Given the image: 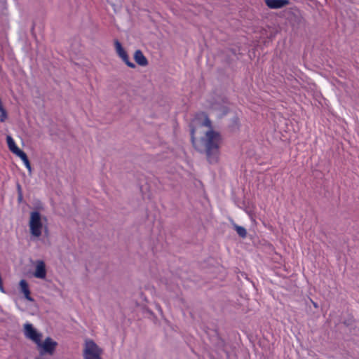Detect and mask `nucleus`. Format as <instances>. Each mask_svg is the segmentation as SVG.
<instances>
[{
	"mask_svg": "<svg viewBox=\"0 0 359 359\" xmlns=\"http://www.w3.org/2000/svg\"><path fill=\"white\" fill-rule=\"evenodd\" d=\"M103 350L93 340H87L83 349L84 359H102Z\"/></svg>",
	"mask_w": 359,
	"mask_h": 359,
	"instance_id": "3",
	"label": "nucleus"
},
{
	"mask_svg": "<svg viewBox=\"0 0 359 359\" xmlns=\"http://www.w3.org/2000/svg\"><path fill=\"white\" fill-rule=\"evenodd\" d=\"M36 345L39 347L40 355H53L56 349L57 343L51 337H48L43 341H41V338L39 339V344H36Z\"/></svg>",
	"mask_w": 359,
	"mask_h": 359,
	"instance_id": "4",
	"label": "nucleus"
},
{
	"mask_svg": "<svg viewBox=\"0 0 359 359\" xmlns=\"http://www.w3.org/2000/svg\"><path fill=\"white\" fill-rule=\"evenodd\" d=\"M234 230L236 231V233L238 234V236L242 238H245L247 237V230L245 227L242 226H239L236 224V223L232 224Z\"/></svg>",
	"mask_w": 359,
	"mask_h": 359,
	"instance_id": "14",
	"label": "nucleus"
},
{
	"mask_svg": "<svg viewBox=\"0 0 359 359\" xmlns=\"http://www.w3.org/2000/svg\"><path fill=\"white\" fill-rule=\"evenodd\" d=\"M204 121L202 123V126L212 128V122L206 114H203Z\"/></svg>",
	"mask_w": 359,
	"mask_h": 359,
	"instance_id": "18",
	"label": "nucleus"
},
{
	"mask_svg": "<svg viewBox=\"0 0 359 359\" xmlns=\"http://www.w3.org/2000/svg\"><path fill=\"white\" fill-rule=\"evenodd\" d=\"M266 6L271 9H279L290 4L289 0H264Z\"/></svg>",
	"mask_w": 359,
	"mask_h": 359,
	"instance_id": "8",
	"label": "nucleus"
},
{
	"mask_svg": "<svg viewBox=\"0 0 359 359\" xmlns=\"http://www.w3.org/2000/svg\"><path fill=\"white\" fill-rule=\"evenodd\" d=\"M108 2H110V0H107Z\"/></svg>",
	"mask_w": 359,
	"mask_h": 359,
	"instance_id": "24",
	"label": "nucleus"
},
{
	"mask_svg": "<svg viewBox=\"0 0 359 359\" xmlns=\"http://www.w3.org/2000/svg\"><path fill=\"white\" fill-rule=\"evenodd\" d=\"M34 26L33 25L32 29V31H33V30H34Z\"/></svg>",
	"mask_w": 359,
	"mask_h": 359,
	"instance_id": "23",
	"label": "nucleus"
},
{
	"mask_svg": "<svg viewBox=\"0 0 359 359\" xmlns=\"http://www.w3.org/2000/svg\"><path fill=\"white\" fill-rule=\"evenodd\" d=\"M212 343L215 348L218 351H222L226 353L227 356H229V352L225 349L226 342L219 335L217 332H215V336L212 337Z\"/></svg>",
	"mask_w": 359,
	"mask_h": 359,
	"instance_id": "9",
	"label": "nucleus"
},
{
	"mask_svg": "<svg viewBox=\"0 0 359 359\" xmlns=\"http://www.w3.org/2000/svg\"><path fill=\"white\" fill-rule=\"evenodd\" d=\"M19 286L20 292L24 294L25 298L29 302H34V299L31 297V292L27 282L25 279H22L19 283Z\"/></svg>",
	"mask_w": 359,
	"mask_h": 359,
	"instance_id": "10",
	"label": "nucleus"
},
{
	"mask_svg": "<svg viewBox=\"0 0 359 359\" xmlns=\"http://www.w3.org/2000/svg\"><path fill=\"white\" fill-rule=\"evenodd\" d=\"M355 323V320L353 318V316L351 315H349L347 318L341 321V323L344 324L347 327H351Z\"/></svg>",
	"mask_w": 359,
	"mask_h": 359,
	"instance_id": "15",
	"label": "nucleus"
},
{
	"mask_svg": "<svg viewBox=\"0 0 359 359\" xmlns=\"http://www.w3.org/2000/svg\"><path fill=\"white\" fill-rule=\"evenodd\" d=\"M29 226L32 236L36 238L41 236L43 224L41 222V215L39 211L34 210L31 212Z\"/></svg>",
	"mask_w": 359,
	"mask_h": 359,
	"instance_id": "2",
	"label": "nucleus"
},
{
	"mask_svg": "<svg viewBox=\"0 0 359 359\" xmlns=\"http://www.w3.org/2000/svg\"><path fill=\"white\" fill-rule=\"evenodd\" d=\"M1 114H0V122H4L5 120L8 118V113L6 110V109H3L0 110Z\"/></svg>",
	"mask_w": 359,
	"mask_h": 359,
	"instance_id": "19",
	"label": "nucleus"
},
{
	"mask_svg": "<svg viewBox=\"0 0 359 359\" xmlns=\"http://www.w3.org/2000/svg\"><path fill=\"white\" fill-rule=\"evenodd\" d=\"M114 47L118 56L123 60V62L130 68H135L136 65L135 63L130 60L129 56L123 47L121 43L118 40H114Z\"/></svg>",
	"mask_w": 359,
	"mask_h": 359,
	"instance_id": "5",
	"label": "nucleus"
},
{
	"mask_svg": "<svg viewBox=\"0 0 359 359\" xmlns=\"http://www.w3.org/2000/svg\"><path fill=\"white\" fill-rule=\"evenodd\" d=\"M24 334L27 339L36 344H39V339L42 337V334L37 332L33 325L29 323L24 325Z\"/></svg>",
	"mask_w": 359,
	"mask_h": 359,
	"instance_id": "6",
	"label": "nucleus"
},
{
	"mask_svg": "<svg viewBox=\"0 0 359 359\" xmlns=\"http://www.w3.org/2000/svg\"><path fill=\"white\" fill-rule=\"evenodd\" d=\"M313 306H314L316 308H317V307H318L317 304H316V303H315V302H313Z\"/></svg>",
	"mask_w": 359,
	"mask_h": 359,
	"instance_id": "22",
	"label": "nucleus"
},
{
	"mask_svg": "<svg viewBox=\"0 0 359 359\" xmlns=\"http://www.w3.org/2000/svg\"><path fill=\"white\" fill-rule=\"evenodd\" d=\"M6 142L9 150L16 156L22 151L16 145L13 138L11 135L6 136Z\"/></svg>",
	"mask_w": 359,
	"mask_h": 359,
	"instance_id": "12",
	"label": "nucleus"
},
{
	"mask_svg": "<svg viewBox=\"0 0 359 359\" xmlns=\"http://www.w3.org/2000/svg\"><path fill=\"white\" fill-rule=\"evenodd\" d=\"M17 156H18L22 161L25 167L27 168V169L29 171V175H32V166H31L30 161H29L26 153L24 151H22L20 153H19L17 155Z\"/></svg>",
	"mask_w": 359,
	"mask_h": 359,
	"instance_id": "13",
	"label": "nucleus"
},
{
	"mask_svg": "<svg viewBox=\"0 0 359 359\" xmlns=\"http://www.w3.org/2000/svg\"><path fill=\"white\" fill-rule=\"evenodd\" d=\"M134 60L135 62L142 67H145L148 65L149 62L147 57L144 55L141 50H135L134 53Z\"/></svg>",
	"mask_w": 359,
	"mask_h": 359,
	"instance_id": "11",
	"label": "nucleus"
},
{
	"mask_svg": "<svg viewBox=\"0 0 359 359\" xmlns=\"http://www.w3.org/2000/svg\"><path fill=\"white\" fill-rule=\"evenodd\" d=\"M47 271L46 264L43 260H37L35 266V271L33 273L34 276L36 278L45 279L46 277Z\"/></svg>",
	"mask_w": 359,
	"mask_h": 359,
	"instance_id": "7",
	"label": "nucleus"
},
{
	"mask_svg": "<svg viewBox=\"0 0 359 359\" xmlns=\"http://www.w3.org/2000/svg\"><path fill=\"white\" fill-rule=\"evenodd\" d=\"M190 135H191V143L193 144V146L198 150L200 152H203L202 150L199 149L197 148L196 145V138H195V128L194 126H191V129H190Z\"/></svg>",
	"mask_w": 359,
	"mask_h": 359,
	"instance_id": "17",
	"label": "nucleus"
},
{
	"mask_svg": "<svg viewBox=\"0 0 359 359\" xmlns=\"http://www.w3.org/2000/svg\"><path fill=\"white\" fill-rule=\"evenodd\" d=\"M221 140L220 133L212 129L206 132L205 137L201 138L205 147L204 152L210 164H215L219 161Z\"/></svg>",
	"mask_w": 359,
	"mask_h": 359,
	"instance_id": "1",
	"label": "nucleus"
},
{
	"mask_svg": "<svg viewBox=\"0 0 359 359\" xmlns=\"http://www.w3.org/2000/svg\"><path fill=\"white\" fill-rule=\"evenodd\" d=\"M16 190H17L18 194H23L22 189V187H21L20 184L19 183V182H16Z\"/></svg>",
	"mask_w": 359,
	"mask_h": 359,
	"instance_id": "20",
	"label": "nucleus"
},
{
	"mask_svg": "<svg viewBox=\"0 0 359 359\" xmlns=\"http://www.w3.org/2000/svg\"><path fill=\"white\" fill-rule=\"evenodd\" d=\"M239 118L237 116H234L231 119L230 127L232 128V130H236L239 128Z\"/></svg>",
	"mask_w": 359,
	"mask_h": 359,
	"instance_id": "16",
	"label": "nucleus"
},
{
	"mask_svg": "<svg viewBox=\"0 0 359 359\" xmlns=\"http://www.w3.org/2000/svg\"><path fill=\"white\" fill-rule=\"evenodd\" d=\"M23 202V194H18V203L19 204Z\"/></svg>",
	"mask_w": 359,
	"mask_h": 359,
	"instance_id": "21",
	"label": "nucleus"
}]
</instances>
